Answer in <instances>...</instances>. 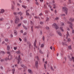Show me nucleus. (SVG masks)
Returning <instances> with one entry per match:
<instances>
[{
	"mask_svg": "<svg viewBox=\"0 0 74 74\" xmlns=\"http://www.w3.org/2000/svg\"><path fill=\"white\" fill-rule=\"evenodd\" d=\"M52 26L53 28H55L56 30L59 29V27H58V26L56 25V24L55 23H54L52 25Z\"/></svg>",
	"mask_w": 74,
	"mask_h": 74,
	"instance_id": "f257e3e1",
	"label": "nucleus"
},
{
	"mask_svg": "<svg viewBox=\"0 0 74 74\" xmlns=\"http://www.w3.org/2000/svg\"><path fill=\"white\" fill-rule=\"evenodd\" d=\"M36 59H37L38 60H39V58H38V56L37 57H36Z\"/></svg>",
	"mask_w": 74,
	"mask_h": 74,
	"instance_id": "3c124183",
	"label": "nucleus"
},
{
	"mask_svg": "<svg viewBox=\"0 0 74 74\" xmlns=\"http://www.w3.org/2000/svg\"><path fill=\"white\" fill-rule=\"evenodd\" d=\"M56 20H58L59 19V18L57 17L55 18Z\"/></svg>",
	"mask_w": 74,
	"mask_h": 74,
	"instance_id": "4d7b16f0",
	"label": "nucleus"
},
{
	"mask_svg": "<svg viewBox=\"0 0 74 74\" xmlns=\"http://www.w3.org/2000/svg\"><path fill=\"white\" fill-rule=\"evenodd\" d=\"M72 59L73 60V62H74V57H72Z\"/></svg>",
	"mask_w": 74,
	"mask_h": 74,
	"instance_id": "de8ad7c7",
	"label": "nucleus"
},
{
	"mask_svg": "<svg viewBox=\"0 0 74 74\" xmlns=\"http://www.w3.org/2000/svg\"><path fill=\"white\" fill-rule=\"evenodd\" d=\"M23 26L24 29H25V30H27V28H26V27H25V26Z\"/></svg>",
	"mask_w": 74,
	"mask_h": 74,
	"instance_id": "6e6d98bb",
	"label": "nucleus"
},
{
	"mask_svg": "<svg viewBox=\"0 0 74 74\" xmlns=\"http://www.w3.org/2000/svg\"><path fill=\"white\" fill-rule=\"evenodd\" d=\"M7 49L8 50H9V49H10V46H8L7 47Z\"/></svg>",
	"mask_w": 74,
	"mask_h": 74,
	"instance_id": "a878e982",
	"label": "nucleus"
},
{
	"mask_svg": "<svg viewBox=\"0 0 74 74\" xmlns=\"http://www.w3.org/2000/svg\"><path fill=\"white\" fill-rule=\"evenodd\" d=\"M23 22L24 23H27V21L26 20H25L23 21Z\"/></svg>",
	"mask_w": 74,
	"mask_h": 74,
	"instance_id": "f704fd0d",
	"label": "nucleus"
},
{
	"mask_svg": "<svg viewBox=\"0 0 74 74\" xmlns=\"http://www.w3.org/2000/svg\"><path fill=\"white\" fill-rule=\"evenodd\" d=\"M24 41L25 42H26V41H27L26 38H24Z\"/></svg>",
	"mask_w": 74,
	"mask_h": 74,
	"instance_id": "c03bdc74",
	"label": "nucleus"
},
{
	"mask_svg": "<svg viewBox=\"0 0 74 74\" xmlns=\"http://www.w3.org/2000/svg\"><path fill=\"white\" fill-rule=\"evenodd\" d=\"M31 31H32V32H33V26L31 27Z\"/></svg>",
	"mask_w": 74,
	"mask_h": 74,
	"instance_id": "c756f323",
	"label": "nucleus"
},
{
	"mask_svg": "<svg viewBox=\"0 0 74 74\" xmlns=\"http://www.w3.org/2000/svg\"><path fill=\"white\" fill-rule=\"evenodd\" d=\"M72 33H73V34H74V30H72Z\"/></svg>",
	"mask_w": 74,
	"mask_h": 74,
	"instance_id": "052dcab7",
	"label": "nucleus"
},
{
	"mask_svg": "<svg viewBox=\"0 0 74 74\" xmlns=\"http://www.w3.org/2000/svg\"><path fill=\"white\" fill-rule=\"evenodd\" d=\"M49 53L48 52L47 53V58L48 57V56H49Z\"/></svg>",
	"mask_w": 74,
	"mask_h": 74,
	"instance_id": "49530a36",
	"label": "nucleus"
},
{
	"mask_svg": "<svg viewBox=\"0 0 74 74\" xmlns=\"http://www.w3.org/2000/svg\"><path fill=\"white\" fill-rule=\"evenodd\" d=\"M67 23L68 24H69V25H70L71 26H73V23H71L70 22L68 21L67 22Z\"/></svg>",
	"mask_w": 74,
	"mask_h": 74,
	"instance_id": "4468645a",
	"label": "nucleus"
},
{
	"mask_svg": "<svg viewBox=\"0 0 74 74\" xmlns=\"http://www.w3.org/2000/svg\"><path fill=\"white\" fill-rule=\"evenodd\" d=\"M20 60H21V56L19 55L18 57V63L19 64V62H20Z\"/></svg>",
	"mask_w": 74,
	"mask_h": 74,
	"instance_id": "423d86ee",
	"label": "nucleus"
},
{
	"mask_svg": "<svg viewBox=\"0 0 74 74\" xmlns=\"http://www.w3.org/2000/svg\"><path fill=\"white\" fill-rule=\"evenodd\" d=\"M27 33H26V32H24L23 34V35L24 36H25L26 34H27Z\"/></svg>",
	"mask_w": 74,
	"mask_h": 74,
	"instance_id": "37998d69",
	"label": "nucleus"
},
{
	"mask_svg": "<svg viewBox=\"0 0 74 74\" xmlns=\"http://www.w3.org/2000/svg\"><path fill=\"white\" fill-rule=\"evenodd\" d=\"M49 7L50 8H52V6H51V5H49Z\"/></svg>",
	"mask_w": 74,
	"mask_h": 74,
	"instance_id": "680f3d73",
	"label": "nucleus"
},
{
	"mask_svg": "<svg viewBox=\"0 0 74 74\" xmlns=\"http://www.w3.org/2000/svg\"><path fill=\"white\" fill-rule=\"evenodd\" d=\"M16 53L17 54H19V53H21V52L20 51L18 50V51H16Z\"/></svg>",
	"mask_w": 74,
	"mask_h": 74,
	"instance_id": "412c9836",
	"label": "nucleus"
},
{
	"mask_svg": "<svg viewBox=\"0 0 74 74\" xmlns=\"http://www.w3.org/2000/svg\"><path fill=\"white\" fill-rule=\"evenodd\" d=\"M46 28V29H47V30H48V29H49V27H47Z\"/></svg>",
	"mask_w": 74,
	"mask_h": 74,
	"instance_id": "bf43d9fd",
	"label": "nucleus"
},
{
	"mask_svg": "<svg viewBox=\"0 0 74 74\" xmlns=\"http://www.w3.org/2000/svg\"><path fill=\"white\" fill-rule=\"evenodd\" d=\"M3 20H4V19H3V18H1L0 19V21H3Z\"/></svg>",
	"mask_w": 74,
	"mask_h": 74,
	"instance_id": "09e8293b",
	"label": "nucleus"
},
{
	"mask_svg": "<svg viewBox=\"0 0 74 74\" xmlns=\"http://www.w3.org/2000/svg\"><path fill=\"white\" fill-rule=\"evenodd\" d=\"M60 29L62 31V32H64V30L63 29V27H60Z\"/></svg>",
	"mask_w": 74,
	"mask_h": 74,
	"instance_id": "aec40b11",
	"label": "nucleus"
},
{
	"mask_svg": "<svg viewBox=\"0 0 74 74\" xmlns=\"http://www.w3.org/2000/svg\"><path fill=\"white\" fill-rule=\"evenodd\" d=\"M1 53H3V54H5V52H4L3 51H1Z\"/></svg>",
	"mask_w": 74,
	"mask_h": 74,
	"instance_id": "e433bc0d",
	"label": "nucleus"
},
{
	"mask_svg": "<svg viewBox=\"0 0 74 74\" xmlns=\"http://www.w3.org/2000/svg\"><path fill=\"white\" fill-rule=\"evenodd\" d=\"M17 14L18 15H20V16H22V13L21 12H18Z\"/></svg>",
	"mask_w": 74,
	"mask_h": 74,
	"instance_id": "2eb2a0df",
	"label": "nucleus"
},
{
	"mask_svg": "<svg viewBox=\"0 0 74 74\" xmlns=\"http://www.w3.org/2000/svg\"><path fill=\"white\" fill-rule=\"evenodd\" d=\"M27 44H28V45H29V48H31V47H33V46L31 45V44H30V42H27Z\"/></svg>",
	"mask_w": 74,
	"mask_h": 74,
	"instance_id": "6e6552de",
	"label": "nucleus"
},
{
	"mask_svg": "<svg viewBox=\"0 0 74 74\" xmlns=\"http://www.w3.org/2000/svg\"><path fill=\"white\" fill-rule=\"evenodd\" d=\"M61 26H64V24L63 23H61Z\"/></svg>",
	"mask_w": 74,
	"mask_h": 74,
	"instance_id": "4c0bfd02",
	"label": "nucleus"
},
{
	"mask_svg": "<svg viewBox=\"0 0 74 74\" xmlns=\"http://www.w3.org/2000/svg\"><path fill=\"white\" fill-rule=\"evenodd\" d=\"M21 23L18 24V26H17V27L16 28V29H19V26H21Z\"/></svg>",
	"mask_w": 74,
	"mask_h": 74,
	"instance_id": "9b49d317",
	"label": "nucleus"
},
{
	"mask_svg": "<svg viewBox=\"0 0 74 74\" xmlns=\"http://www.w3.org/2000/svg\"><path fill=\"white\" fill-rule=\"evenodd\" d=\"M44 44L42 43V44H41V46H40L41 48H43V47H44Z\"/></svg>",
	"mask_w": 74,
	"mask_h": 74,
	"instance_id": "5701e85b",
	"label": "nucleus"
},
{
	"mask_svg": "<svg viewBox=\"0 0 74 74\" xmlns=\"http://www.w3.org/2000/svg\"><path fill=\"white\" fill-rule=\"evenodd\" d=\"M5 40L6 42H8V39H5Z\"/></svg>",
	"mask_w": 74,
	"mask_h": 74,
	"instance_id": "473e14b6",
	"label": "nucleus"
},
{
	"mask_svg": "<svg viewBox=\"0 0 74 74\" xmlns=\"http://www.w3.org/2000/svg\"><path fill=\"white\" fill-rule=\"evenodd\" d=\"M48 10L45 11V12L46 13V14H48Z\"/></svg>",
	"mask_w": 74,
	"mask_h": 74,
	"instance_id": "a18cd8bd",
	"label": "nucleus"
},
{
	"mask_svg": "<svg viewBox=\"0 0 74 74\" xmlns=\"http://www.w3.org/2000/svg\"><path fill=\"white\" fill-rule=\"evenodd\" d=\"M68 48L69 49H71L72 48H71V46H69L68 47Z\"/></svg>",
	"mask_w": 74,
	"mask_h": 74,
	"instance_id": "b1692460",
	"label": "nucleus"
},
{
	"mask_svg": "<svg viewBox=\"0 0 74 74\" xmlns=\"http://www.w3.org/2000/svg\"><path fill=\"white\" fill-rule=\"evenodd\" d=\"M37 42V41L36 40H35V42H34V51H35V52H36V50H35V49H36V48H37V46H36V43Z\"/></svg>",
	"mask_w": 74,
	"mask_h": 74,
	"instance_id": "7ed1b4c3",
	"label": "nucleus"
},
{
	"mask_svg": "<svg viewBox=\"0 0 74 74\" xmlns=\"http://www.w3.org/2000/svg\"><path fill=\"white\" fill-rule=\"evenodd\" d=\"M29 56L30 57H32V53H30L29 54Z\"/></svg>",
	"mask_w": 74,
	"mask_h": 74,
	"instance_id": "864d4df0",
	"label": "nucleus"
},
{
	"mask_svg": "<svg viewBox=\"0 0 74 74\" xmlns=\"http://www.w3.org/2000/svg\"><path fill=\"white\" fill-rule=\"evenodd\" d=\"M12 10H14V6L13 5H12Z\"/></svg>",
	"mask_w": 74,
	"mask_h": 74,
	"instance_id": "c85d7f7f",
	"label": "nucleus"
},
{
	"mask_svg": "<svg viewBox=\"0 0 74 74\" xmlns=\"http://www.w3.org/2000/svg\"><path fill=\"white\" fill-rule=\"evenodd\" d=\"M19 2H20V3H22V1L21 0H18Z\"/></svg>",
	"mask_w": 74,
	"mask_h": 74,
	"instance_id": "69168bd1",
	"label": "nucleus"
},
{
	"mask_svg": "<svg viewBox=\"0 0 74 74\" xmlns=\"http://www.w3.org/2000/svg\"><path fill=\"white\" fill-rule=\"evenodd\" d=\"M61 16H65V14H61L60 15Z\"/></svg>",
	"mask_w": 74,
	"mask_h": 74,
	"instance_id": "a19ab883",
	"label": "nucleus"
},
{
	"mask_svg": "<svg viewBox=\"0 0 74 74\" xmlns=\"http://www.w3.org/2000/svg\"><path fill=\"white\" fill-rule=\"evenodd\" d=\"M39 52H40V53H41V54H42L43 53L42 51H41V50H40Z\"/></svg>",
	"mask_w": 74,
	"mask_h": 74,
	"instance_id": "2f4dec72",
	"label": "nucleus"
},
{
	"mask_svg": "<svg viewBox=\"0 0 74 74\" xmlns=\"http://www.w3.org/2000/svg\"><path fill=\"white\" fill-rule=\"evenodd\" d=\"M62 45H66L65 44H64V43H63V42H62Z\"/></svg>",
	"mask_w": 74,
	"mask_h": 74,
	"instance_id": "0e129e2a",
	"label": "nucleus"
},
{
	"mask_svg": "<svg viewBox=\"0 0 74 74\" xmlns=\"http://www.w3.org/2000/svg\"><path fill=\"white\" fill-rule=\"evenodd\" d=\"M40 23L41 25H42L43 24V22L41 21V22H40Z\"/></svg>",
	"mask_w": 74,
	"mask_h": 74,
	"instance_id": "13d9d810",
	"label": "nucleus"
},
{
	"mask_svg": "<svg viewBox=\"0 0 74 74\" xmlns=\"http://www.w3.org/2000/svg\"><path fill=\"white\" fill-rule=\"evenodd\" d=\"M28 11H29V10H27L26 12V15H27V16H28V17H29V16H30V17H29V19H30L32 18V15L29 14V13H27V12Z\"/></svg>",
	"mask_w": 74,
	"mask_h": 74,
	"instance_id": "39448f33",
	"label": "nucleus"
},
{
	"mask_svg": "<svg viewBox=\"0 0 74 74\" xmlns=\"http://www.w3.org/2000/svg\"><path fill=\"white\" fill-rule=\"evenodd\" d=\"M44 40H45V37H44V36H43L42 38V40H43V41H44Z\"/></svg>",
	"mask_w": 74,
	"mask_h": 74,
	"instance_id": "8fccbe9b",
	"label": "nucleus"
},
{
	"mask_svg": "<svg viewBox=\"0 0 74 74\" xmlns=\"http://www.w3.org/2000/svg\"><path fill=\"white\" fill-rule=\"evenodd\" d=\"M21 67H23L24 69H27V67L25 66L24 65L22 64L21 65Z\"/></svg>",
	"mask_w": 74,
	"mask_h": 74,
	"instance_id": "ddd939ff",
	"label": "nucleus"
},
{
	"mask_svg": "<svg viewBox=\"0 0 74 74\" xmlns=\"http://www.w3.org/2000/svg\"><path fill=\"white\" fill-rule=\"evenodd\" d=\"M66 38H68V37H70V34H69V32H67V34H66Z\"/></svg>",
	"mask_w": 74,
	"mask_h": 74,
	"instance_id": "1a4fd4ad",
	"label": "nucleus"
},
{
	"mask_svg": "<svg viewBox=\"0 0 74 74\" xmlns=\"http://www.w3.org/2000/svg\"><path fill=\"white\" fill-rule=\"evenodd\" d=\"M17 49V47H14V50H16V49Z\"/></svg>",
	"mask_w": 74,
	"mask_h": 74,
	"instance_id": "58836bf2",
	"label": "nucleus"
},
{
	"mask_svg": "<svg viewBox=\"0 0 74 74\" xmlns=\"http://www.w3.org/2000/svg\"><path fill=\"white\" fill-rule=\"evenodd\" d=\"M3 61H4V60L3 59H1V62H3Z\"/></svg>",
	"mask_w": 74,
	"mask_h": 74,
	"instance_id": "e2e57ef3",
	"label": "nucleus"
},
{
	"mask_svg": "<svg viewBox=\"0 0 74 74\" xmlns=\"http://www.w3.org/2000/svg\"><path fill=\"white\" fill-rule=\"evenodd\" d=\"M22 7H23V8H26V6L24 5H22Z\"/></svg>",
	"mask_w": 74,
	"mask_h": 74,
	"instance_id": "c9c22d12",
	"label": "nucleus"
},
{
	"mask_svg": "<svg viewBox=\"0 0 74 74\" xmlns=\"http://www.w3.org/2000/svg\"><path fill=\"white\" fill-rule=\"evenodd\" d=\"M67 40L68 42H70V41H71V39L70 38H69Z\"/></svg>",
	"mask_w": 74,
	"mask_h": 74,
	"instance_id": "393cba45",
	"label": "nucleus"
},
{
	"mask_svg": "<svg viewBox=\"0 0 74 74\" xmlns=\"http://www.w3.org/2000/svg\"><path fill=\"white\" fill-rule=\"evenodd\" d=\"M17 4L18 6V7H19V6H20V4H19L17 3Z\"/></svg>",
	"mask_w": 74,
	"mask_h": 74,
	"instance_id": "338daca9",
	"label": "nucleus"
},
{
	"mask_svg": "<svg viewBox=\"0 0 74 74\" xmlns=\"http://www.w3.org/2000/svg\"><path fill=\"white\" fill-rule=\"evenodd\" d=\"M13 14H14V15H16V14H17V13L16 12H14Z\"/></svg>",
	"mask_w": 74,
	"mask_h": 74,
	"instance_id": "79ce46f5",
	"label": "nucleus"
},
{
	"mask_svg": "<svg viewBox=\"0 0 74 74\" xmlns=\"http://www.w3.org/2000/svg\"><path fill=\"white\" fill-rule=\"evenodd\" d=\"M23 16H21V18H20V19H21V20H22V19H23Z\"/></svg>",
	"mask_w": 74,
	"mask_h": 74,
	"instance_id": "774afa93",
	"label": "nucleus"
},
{
	"mask_svg": "<svg viewBox=\"0 0 74 74\" xmlns=\"http://www.w3.org/2000/svg\"><path fill=\"white\" fill-rule=\"evenodd\" d=\"M28 71L29 73H30V74H32L33 73V72L32 71V70H31L28 69Z\"/></svg>",
	"mask_w": 74,
	"mask_h": 74,
	"instance_id": "dca6fc26",
	"label": "nucleus"
},
{
	"mask_svg": "<svg viewBox=\"0 0 74 74\" xmlns=\"http://www.w3.org/2000/svg\"><path fill=\"white\" fill-rule=\"evenodd\" d=\"M57 33H58V34L60 36H62V33H61V32H60L59 31H57Z\"/></svg>",
	"mask_w": 74,
	"mask_h": 74,
	"instance_id": "9d476101",
	"label": "nucleus"
},
{
	"mask_svg": "<svg viewBox=\"0 0 74 74\" xmlns=\"http://www.w3.org/2000/svg\"><path fill=\"white\" fill-rule=\"evenodd\" d=\"M44 67L45 69H47V67H46V64H44Z\"/></svg>",
	"mask_w": 74,
	"mask_h": 74,
	"instance_id": "7c9ffc66",
	"label": "nucleus"
},
{
	"mask_svg": "<svg viewBox=\"0 0 74 74\" xmlns=\"http://www.w3.org/2000/svg\"><path fill=\"white\" fill-rule=\"evenodd\" d=\"M14 33L15 35V36H17V34H18V32L16 30H14Z\"/></svg>",
	"mask_w": 74,
	"mask_h": 74,
	"instance_id": "f8f14e48",
	"label": "nucleus"
},
{
	"mask_svg": "<svg viewBox=\"0 0 74 74\" xmlns=\"http://www.w3.org/2000/svg\"><path fill=\"white\" fill-rule=\"evenodd\" d=\"M15 69H12V73L13 74H14L15 73Z\"/></svg>",
	"mask_w": 74,
	"mask_h": 74,
	"instance_id": "4be33fe9",
	"label": "nucleus"
},
{
	"mask_svg": "<svg viewBox=\"0 0 74 74\" xmlns=\"http://www.w3.org/2000/svg\"><path fill=\"white\" fill-rule=\"evenodd\" d=\"M70 21H71V22H73L74 21V18L73 19L72 18H70L69 19Z\"/></svg>",
	"mask_w": 74,
	"mask_h": 74,
	"instance_id": "6ab92c4d",
	"label": "nucleus"
},
{
	"mask_svg": "<svg viewBox=\"0 0 74 74\" xmlns=\"http://www.w3.org/2000/svg\"><path fill=\"white\" fill-rule=\"evenodd\" d=\"M68 2L69 4H70L71 3V0H69Z\"/></svg>",
	"mask_w": 74,
	"mask_h": 74,
	"instance_id": "603ef678",
	"label": "nucleus"
},
{
	"mask_svg": "<svg viewBox=\"0 0 74 74\" xmlns=\"http://www.w3.org/2000/svg\"><path fill=\"white\" fill-rule=\"evenodd\" d=\"M62 10L63 11L65 12L66 14H67V11H68V9L66 7H63L62 8Z\"/></svg>",
	"mask_w": 74,
	"mask_h": 74,
	"instance_id": "f03ea898",
	"label": "nucleus"
},
{
	"mask_svg": "<svg viewBox=\"0 0 74 74\" xmlns=\"http://www.w3.org/2000/svg\"><path fill=\"white\" fill-rule=\"evenodd\" d=\"M51 70H54L53 68V67H52V66L51 67Z\"/></svg>",
	"mask_w": 74,
	"mask_h": 74,
	"instance_id": "ea45409f",
	"label": "nucleus"
},
{
	"mask_svg": "<svg viewBox=\"0 0 74 74\" xmlns=\"http://www.w3.org/2000/svg\"><path fill=\"white\" fill-rule=\"evenodd\" d=\"M34 18H35V19H39L40 18V17H38V16H35Z\"/></svg>",
	"mask_w": 74,
	"mask_h": 74,
	"instance_id": "bb28decb",
	"label": "nucleus"
},
{
	"mask_svg": "<svg viewBox=\"0 0 74 74\" xmlns=\"http://www.w3.org/2000/svg\"><path fill=\"white\" fill-rule=\"evenodd\" d=\"M36 5H38V3L37 2H36Z\"/></svg>",
	"mask_w": 74,
	"mask_h": 74,
	"instance_id": "5fc2aeb1",
	"label": "nucleus"
},
{
	"mask_svg": "<svg viewBox=\"0 0 74 74\" xmlns=\"http://www.w3.org/2000/svg\"><path fill=\"white\" fill-rule=\"evenodd\" d=\"M49 21V18H47L46 20V22H48Z\"/></svg>",
	"mask_w": 74,
	"mask_h": 74,
	"instance_id": "72a5a7b5",
	"label": "nucleus"
},
{
	"mask_svg": "<svg viewBox=\"0 0 74 74\" xmlns=\"http://www.w3.org/2000/svg\"><path fill=\"white\" fill-rule=\"evenodd\" d=\"M8 57V59H9V60H11V59H12V56L11 55H9Z\"/></svg>",
	"mask_w": 74,
	"mask_h": 74,
	"instance_id": "0eeeda50",
	"label": "nucleus"
},
{
	"mask_svg": "<svg viewBox=\"0 0 74 74\" xmlns=\"http://www.w3.org/2000/svg\"><path fill=\"white\" fill-rule=\"evenodd\" d=\"M4 10L2 9L1 10V12H0V13H1V14H3V13H4Z\"/></svg>",
	"mask_w": 74,
	"mask_h": 74,
	"instance_id": "a211bd4d",
	"label": "nucleus"
},
{
	"mask_svg": "<svg viewBox=\"0 0 74 74\" xmlns=\"http://www.w3.org/2000/svg\"><path fill=\"white\" fill-rule=\"evenodd\" d=\"M38 61H36V65H35V66H36V67H38Z\"/></svg>",
	"mask_w": 74,
	"mask_h": 74,
	"instance_id": "f3484780",
	"label": "nucleus"
},
{
	"mask_svg": "<svg viewBox=\"0 0 74 74\" xmlns=\"http://www.w3.org/2000/svg\"><path fill=\"white\" fill-rule=\"evenodd\" d=\"M19 22V18L18 17H16V18L15 21V23H18Z\"/></svg>",
	"mask_w": 74,
	"mask_h": 74,
	"instance_id": "20e7f679",
	"label": "nucleus"
},
{
	"mask_svg": "<svg viewBox=\"0 0 74 74\" xmlns=\"http://www.w3.org/2000/svg\"><path fill=\"white\" fill-rule=\"evenodd\" d=\"M69 60H70V61H72L73 59H72V58H70L69 56Z\"/></svg>",
	"mask_w": 74,
	"mask_h": 74,
	"instance_id": "cd10ccee",
	"label": "nucleus"
}]
</instances>
